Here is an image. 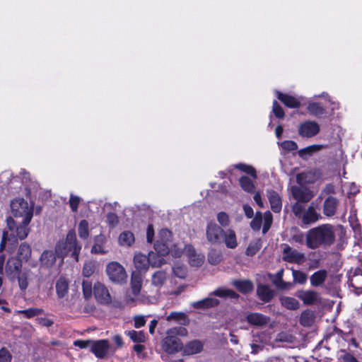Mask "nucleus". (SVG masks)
Wrapping results in <instances>:
<instances>
[{
    "instance_id": "f257e3e1",
    "label": "nucleus",
    "mask_w": 362,
    "mask_h": 362,
    "mask_svg": "<svg viewBox=\"0 0 362 362\" xmlns=\"http://www.w3.org/2000/svg\"><path fill=\"white\" fill-rule=\"evenodd\" d=\"M334 242V228L329 223H324L311 228L306 235V245L310 249L330 247Z\"/></svg>"
},
{
    "instance_id": "f03ea898",
    "label": "nucleus",
    "mask_w": 362,
    "mask_h": 362,
    "mask_svg": "<svg viewBox=\"0 0 362 362\" xmlns=\"http://www.w3.org/2000/svg\"><path fill=\"white\" fill-rule=\"evenodd\" d=\"M206 235L208 240L212 244L224 243L230 249H234L238 246L235 232L230 228L224 230L215 223H208Z\"/></svg>"
},
{
    "instance_id": "7ed1b4c3",
    "label": "nucleus",
    "mask_w": 362,
    "mask_h": 362,
    "mask_svg": "<svg viewBox=\"0 0 362 362\" xmlns=\"http://www.w3.org/2000/svg\"><path fill=\"white\" fill-rule=\"evenodd\" d=\"M165 334L166 336L161 342L163 349L171 354L182 351L183 344L177 337H187V329L184 327H174L168 329Z\"/></svg>"
},
{
    "instance_id": "20e7f679",
    "label": "nucleus",
    "mask_w": 362,
    "mask_h": 362,
    "mask_svg": "<svg viewBox=\"0 0 362 362\" xmlns=\"http://www.w3.org/2000/svg\"><path fill=\"white\" fill-rule=\"evenodd\" d=\"M81 249V247L77 243L75 232L70 230L65 241L59 242L57 245L55 252L60 257H64L70 253L77 261Z\"/></svg>"
},
{
    "instance_id": "39448f33",
    "label": "nucleus",
    "mask_w": 362,
    "mask_h": 362,
    "mask_svg": "<svg viewBox=\"0 0 362 362\" xmlns=\"http://www.w3.org/2000/svg\"><path fill=\"white\" fill-rule=\"evenodd\" d=\"M11 210L16 218H22L25 224H29L33 216V205L21 198L15 199L11 202Z\"/></svg>"
},
{
    "instance_id": "423d86ee",
    "label": "nucleus",
    "mask_w": 362,
    "mask_h": 362,
    "mask_svg": "<svg viewBox=\"0 0 362 362\" xmlns=\"http://www.w3.org/2000/svg\"><path fill=\"white\" fill-rule=\"evenodd\" d=\"M106 274L110 281L117 284L127 282V274L124 267L116 261L109 262L105 268Z\"/></svg>"
},
{
    "instance_id": "0eeeda50",
    "label": "nucleus",
    "mask_w": 362,
    "mask_h": 362,
    "mask_svg": "<svg viewBox=\"0 0 362 362\" xmlns=\"http://www.w3.org/2000/svg\"><path fill=\"white\" fill-rule=\"evenodd\" d=\"M6 221L11 236L20 240H24L28 236L29 233L28 226L29 224H25L24 219H22L21 222H17L13 218L9 217Z\"/></svg>"
},
{
    "instance_id": "6e6552de",
    "label": "nucleus",
    "mask_w": 362,
    "mask_h": 362,
    "mask_svg": "<svg viewBox=\"0 0 362 362\" xmlns=\"http://www.w3.org/2000/svg\"><path fill=\"white\" fill-rule=\"evenodd\" d=\"M154 252H151L148 256L146 257L141 253L136 254L134 258V263L136 268L139 271H146L148 265L151 264L153 267H160V260H154Z\"/></svg>"
},
{
    "instance_id": "1a4fd4ad",
    "label": "nucleus",
    "mask_w": 362,
    "mask_h": 362,
    "mask_svg": "<svg viewBox=\"0 0 362 362\" xmlns=\"http://www.w3.org/2000/svg\"><path fill=\"white\" fill-rule=\"evenodd\" d=\"M171 232L166 229H161L159 232L158 240L155 243V250L162 255L169 254V245L171 240Z\"/></svg>"
},
{
    "instance_id": "9d476101",
    "label": "nucleus",
    "mask_w": 362,
    "mask_h": 362,
    "mask_svg": "<svg viewBox=\"0 0 362 362\" xmlns=\"http://www.w3.org/2000/svg\"><path fill=\"white\" fill-rule=\"evenodd\" d=\"M282 259L284 262L298 264H301L306 260L303 253L292 249L288 245H285L283 249Z\"/></svg>"
},
{
    "instance_id": "9b49d317",
    "label": "nucleus",
    "mask_w": 362,
    "mask_h": 362,
    "mask_svg": "<svg viewBox=\"0 0 362 362\" xmlns=\"http://www.w3.org/2000/svg\"><path fill=\"white\" fill-rule=\"evenodd\" d=\"M320 131V125L315 121L307 120L300 124L298 134L303 138H311Z\"/></svg>"
},
{
    "instance_id": "f8f14e48",
    "label": "nucleus",
    "mask_w": 362,
    "mask_h": 362,
    "mask_svg": "<svg viewBox=\"0 0 362 362\" xmlns=\"http://www.w3.org/2000/svg\"><path fill=\"white\" fill-rule=\"evenodd\" d=\"M21 267V260L14 257H9L5 267V273L8 279L11 281H14L20 274Z\"/></svg>"
},
{
    "instance_id": "ddd939ff",
    "label": "nucleus",
    "mask_w": 362,
    "mask_h": 362,
    "mask_svg": "<svg viewBox=\"0 0 362 362\" xmlns=\"http://www.w3.org/2000/svg\"><path fill=\"white\" fill-rule=\"evenodd\" d=\"M107 238L103 234L95 235L93 238V245L90 252L94 255H106L109 252L110 248L107 245Z\"/></svg>"
},
{
    "instance_id": "4468645a",
    "label": "nucleus",
    "mask_w": 362,
    "mask_h": 362,
    "mask_svg": "<svg viewBox=\"0 0 362 362\" xmlns=\"http://www.w3.org/2000/svg\"><path fill=\"white\" fill-rule=\"evenodd\" d=\"M93 293L97 301L101 304L111 303L112 298L109 291L104 284L97 282L93 286Z\"/></svg>"
},
{
    "instance_id": "2eb2a0df",
    "label": "nucleus",
    "mask_w": 362,
    "mask_h": 362,
    "mask_svg": "<svg viewBox=\"0 0 362 362\" xmlns=\"http://www.w3.org/2000/svg\"><path fill=\"white\" fill-rule=\"evenodd\" d=\"M291 193L293 197L301 203H307L311 200L313 194L308 188H302L298 186H293L291 187Z\"/></svg>"
},
{
    "instance_id": "dca6fc26",
    "label": "nucleus",
    "mask_w": 362,
    "mask_h": 362,
    "mask_svg": "<svg viewBox=\"0 0 362 362\" xmlns=\"http://www.w3.org/2000/svg\"><path fill=\"white\" fill-rule=\"evenodd\" d=\"M256 295L260 300L267 303L273 299L275 291L267 284H259L257 286Z\"/></svg>"
},
{
    "instance_id": "f3484780",
    "label": "nucleus",
    "mask_w": 362,
    "mask_h": 362,
    "mask_svg": "<svg viewBox=\"0 0 362 362\" xmlns=\"http://www.w3.org/2000/svg\"><path fill=\"white\" fill-rule=\"evenodd\" d=\"M339 199L333 196H328L323 203V214L327 217H332L336 214Z\"/></svg>"
},
{
    "instance_id": "a211bd4d",
    "label": "nucleus",
    "mask_w": 362,
    "mask_h": 362,
    "mask_svg": "<svg viewBox=\"0 0 362 362\" xmlns=\"http://www.w3.org/2000/svg\"><path fill=\"white\" fill-rule=\"evenodd\" d=\"M109 350V342L107 340L102 339L92 341L91 351L98 358H104Z\"/></svg>"
},
{
    "instance_id": "6ab92c4d",
    "label": "nucleus",
    "mask_w": 362,
    "mask_h": 362,
    "mask_svg": "<svg viewBox=\"0 0 362 362\" xmlns=\"http://www.w3.org/2000/svg\"><path fill=\"white\" fill-rule=\"evenodd\" d=\"M276 94L278 100L288 108H298L301 105L299 100L293 95L281 93L279 90L276 91Z\"/></svg>"
},
{
    "instance_id": "aec40b11",
    "label": "nucleus",
    "mask_w": 362,
    "mask_h": 362,
    "mask_svg": "<svg viewBox=\"0 0 362 362\" xmlns=\"http://www.w3.org/2000/svg\"><path fill=\"white\" fill-rule=\"evenodd\" d=\"M166 321L170 323H177L181 327L188 325L190 320L187 315L184 312L173 311L165 317Z\"/></svg>"
},
{
    "instance_id": "412c9836",
    "label": "nucleus",
    "mask_w": 362,
    "mask_h": 362,
    "mask_svg": "<svg viewBox=\"0 0 362 362\" xmlns=\"http://www.w3.org/2000/svg\"><path fill=\"white\" fill-rule=\"evenodd\" d=\"M232 285L243 294H248L254 290V284L250 279H235Z\"/></svg>"
},
{
    "instance_id": "4be33fe9",
    "label": "nucleus",
    "mask_w": 362,
    "mask_h": 362,
    "mask_svg": "<svg viewBox=\"0 0 362 362\" xmlns=\"http://www.w3.org/2000/svg\"><path fill=\"white\" fill-rule=\"evenodd\" d=\"M268 199L272 211L279 213L282 209V201L279 193L274 190H271L269 192Z\"/></svg>"
},
{
    "instance_id": "5701e85b",
    "label": "nucleus",
    "mask_w": 362,
    "mask_h": 362,
    "mask_svg": "<svg viewBox=\"0 0 362 362\" xmlns=\"http://www.w3.org/2000/svg\"><path fill=\"white\" fill-rule=\"evenodd\" d=\"M320 217V214L317 213L315 208L310 206L302 216V222L305 225H309L318 221Z\"/></svg>"
},
{
    "instance_id": "b1692460",
    "label": "nucleus",
    "mask_w": 362,
    "mask_h": 362,
    "mask_svg": "<svg viewBox=\"0 0 362 362\" xmlns=\"http://www.w3.org/2000/svg\"><path fill=\"white\" fill-rule=\"evenodd\" d=\"M327 277V272L325 269H320L310 276V284L314 287L320 286L325 283Z\"/></svg>"
},
{
    "instance_id": "393cba45",
    "label": "nucleus",
    "mask_w": 362,
    "mask_h": 362,
    "mask_svg": "<svg viewBox=\"0 0 362 362\" xmlns=\"http://www.w3.org/2000/svg\"><path fill=\"white\" fill-rule=\"evenodd\" d=\"M203 344L199 340H192L183 346L182 350L186 355H192L200 352L202 350Z\"/></svg>"
},
{
    "instance_id": "a878e982",
    "label": "nucleus",
    "mask_w": 362,
    "mask_h": 362,
    "mask_svg": "<svg viewBox=\"0 0 362 362\" xmlns=\"http://www.w3.org/2000/svg\"><path fill=\"white\" fill-rule=\"evenodd\" d=\"M246 320L250 325L255 326H263L267 323V317L259 313L248 314Z\"/></svg>"
},
{
    "instance_id": "bb28decb",
    "label": "nucleus",
    "mask_w": 362,
    "mask_h": 362,
    "mask_svg": "<svg viewBox=\"0 0 362 362\" xmlns=\"http://www.w3.org/2000/svg\"><path fill=\"white\" fill-rule=\"evenodd\" d=\"M297 296L308 305H313L317 301V293L314 291H298Z\"/></svg>"
},
{
    "instance_id": "cd10ccee",
    "label": "nucleus",
    "mask_w": 362,
    "mask_h": 362,
    "mask_svg": "<svg viewBox=\"0 0 362 362\" xmlns=\"http://www.w3.org/2000/svg\"><path fill=\"white\" fill-rule=\"evenodd\" d=\"M185 255L188 257L189 262L192 267H199L202 264V259L196 255L194 249L191 245L185 247Z\"/></svg>"
},
{
    "instance_id": "c85d7f7f",
    "label": "nucleus",
    "mask_w": 362,
    "mask_h": 362,
    "mask_svg": "<svg viewBox=\"0 0 362 362\" xmlns=\"http://www.w3.org/2000/svg\"><path fill=\"white\" fill-rule=\"evenodd\" d=\"M141 286L142 277L141 274L138 272H133L131 278V288L132 290V293L135 297L139 294Z\"/></svg>"
},
{
    "instance_id": "c756f323",
    "label": "nucleus",
    "mask_w": 362,
    "mask_h": 362,
    "mask_svg": "<svg viewBox=\"0 0 362 362\" xmlns=\"http://www.w3.org/2000/svg\"><path fill=\"white\" fill-rule=\"evenodd\" d=\"M69 291V282L64 277H60L56 282V292L58 298H63Z\"/></svg>"
},
{
    "instance_id": "7c9ffc66",
    "label": "nucleus",
    "mask_w": 362,
    "mask_h": 362,
    "mask_svg": "<svg viewBox=\"0 0 362 362\" xmlns=\"http://www.w3.org/2000/svg\"><path fill=\"white\" fill-rule=\"evenodd\" d=\"M32 250L30 246L26 243H23L19 246L18 250L17 256L19 260L21 262L25 261L27 262L31 257Z\"/></svg>"
},
{
    "instance_id": "2f4dec72",
    "label": "nucleus",
    "mask_w": 362,
    "mask_h": 362,
    "mask_svg": "<svg viewBox=\"0 0 362 362\" xmlns=\"http://www.w3.org/2000/svg\"><path fill=\"white\" fill-rule=\"evenodd\" d=\"M308 111L310 115H314L317 117H320L325 114V108L320 103L313 102L310 103L307 107Z\"/></svg>"
},
{
    "instance_id": "473e14b6",
    "label": "nucleus",
    "mask_w": 362,
    "mask_h": 362,
    "mask_svg": "<svg viewBox=\"0 0 362 362\" xmlns=\"http://www.w3.org/2000/svg\"><path fill=\"white\" fill-rule=\"evenodd\" d=\"M239 184L243 190L253 194L255 191V186L252 180L246 175H243L239 179Z\"/></svg>"
},
{
    "instance_id": "72a5a7b5",
    "label": "nucleus",
    "mask_w": 362,
    "mask_h": 362,
    "mask_svg": "<svg viewBox=\"0 0 362 362\" xmlns=\"http://www.w3.org/2000/svg\"><path fill=\"white\" fill-rule=\"evenodd\" d=\"M41 264L47 267H50L56 262V256L53 251L46 250L40 257Z\"/></svg>"
},
{
    "instance_id": "f704fd0d",
    "label": "nucleus",
    "mask_w": 362,
    "mask_h": 362,
    "mask_svg": "<svg viewBox=\"0 0 362 362\" xmlns=\"http://www.w3.org/2000/svg\"><path fill=\"white\" fill-rule=\"evenodd\" d=\"M280 302L282 306L288 309L295 310L299 308V302L294 298L284 296L280 298Z\"/></svg>"
},
{
    "instance_id": "c9c22d12",
    "label": "nucleus",
    "mask_w": 362,
    "mask_h": 362,
    "mask_svg": "<svg viewBox=\"0 0 362 362\" xmlns=\"http://www.w3.org/2000/svg\"><path fill=\"white\" fill-rule=\"evenodd\" d=\"M124 333L134 343H143L146 339V334L143 331L127 330Z\"/></svg>"
},
{
    "instance_id": "e433bc0d",
    "label": "nucleus",
    "mask_w": 362,
    "mask_h": 362,
    "mask_svg": "<svg viewBox=\"0 0 362 362\" xmlns=\"http://www.w3.org/2000/svg\"><path fill=\"white\" fill-rule=\"evenodd\" d=\"M167 279V274L164 271H157L151 278L152 284L156 287H161Z\"/></svg>"
},
{
    "instance_id": "4c0bfd02",
    "label": "nucleus",
    "mask_w": 362,
    "mask_h": 362,
    "mask_svg": "<svg viewBox=\"0 0 362 362\" xmlns=\"http://www.w3.org/2000/svg\"><path fill=\"white\" fill-rule=\"evenodd\" d=\"M134 242V236L130 231H124L119 236V243L122 246H131Z\"/></svg>"
},
{
    "instance_id": "58836bf2",
    "label": "nucleus",
    "mask_w": 362,
    "mask_h": 362,
    "mask_svg": "<svg viewBox=\"0 0 362 362\" xmlns=\"http://www.w3.org/2000/svg\"><path fill=\"white\" fill-rule=\"evenodd\" d=\"M234 168L238 169L242 172L245 173L247 175H250L254 179H257V171L254 167L252 165L240 163L233 165Z\"/></svg>"
},
{
    "instance_id": "ea45409f",
    "label": "nucleus",
    "mask_w": 362,
    "mask_h": 362,
    "mask_svg": "<svg viewBox=\"0 0 362 362\" xmlns=\"http://www.w3.org/2000/svg\"><path fill=\"white\" fill-rule=\"evenodd\" d=\"M293 282L299 284H304L307 281L308 276L302 271L291 269Z\"/></svg>"
},
{
    "instance_id": "a19ab883",
    "label": "nucleus",
    "mask_w": 362,
    "mask_h": 362,
    "mask_svg": "<svg viewBox=\"0 0 362 362\" xmlns=\"http://www.w3.org/2000/svg\"><path fill=\"white\" fill-rule=\"evenodd\" d=\"M78 235L82 239H86L89 236L88 223L86 220H82L78 224Z\"/></svg>"
},
{
    "instance_id": "79ce46f5",
    "label": "nucleus",
    "mask_w": 362,
    "mask_h": 362,
    "mask_svg": "<svg viewBox=\"0 0 362 362\" xmlns=\"http://www.w3.org/2000/svg\"><path fill=\"white\" fill-rule=\"evenodd\" d=\"M186 246L182 243L173 245L170 248L169 247V253L175 257H180L182 254H185V247Z\"/></svg>"
},
{
    "instance_id": "37998d69",
    "label": "nucleus",
    "mask_w": 362,
    "mask_h": 362,
    "mask_svg": "<svg viewBox=\"0 0 362 362\" xmlns=\"http://www.w3.org/2000/svg\"><path fill=\"white\" fill-rule=\"evenodd\" d=\"M272 113L277 119H284L285 117L284 109L276 100L272 103Z\"/></svg>"
},
{
    "instance_id": "c03bdc74",
    "label": "nucleus",
    "mask_w": 362,
    "mask_h": 362,
    "mask_svg": "<svg viewBox=\"0 0 362 362\" xmlns=\"http://www.w3.org/2000/svg\"><path fill=\"white\" fill-rule=\"evenodd\" d=\"M18 313L23 315L27 318H31L41 314L42 313V310L40 308H32L26 310H19Z\"/></svg>"
},
{
    "instance_id": "a18cd8bd",
    "label": "nucleus",
    "mask_w": 362,
    "mask_h": 362,
    "mask_svg": "<svg viewBox=\"0 0 362 362\" xmlns=\"http://www.w3.org/2000/svg\"><path fill=\"white\" fill-rule=\"evenodd\" d=\"M262 223V214L260 211H257L255 218L250 222V227L254 230H259Z\"/></svg>"
},
{
    "instance_id": "49530a36",
    "label": "nucleus",
    "mask_w": 362,
    "mask_h": 362,
    "mask_svg": "<svg viewBox=\"0 0 362 362\" xmlns=\"http://www.w3.org/2000/svg\"><path fill=\"white\" fill-rule=\"evenodd\" d=\"M321 148V146L319 145H311L307 146L305 148H301L298 151V155L301 158H304V156L307 154L311 155L313 152L317 151Z\"/></svg>"
},
{
    "instance_id": "de8ad7c7",
    "label": "nucleus",
    "mask_w": 362,
    "mask_h": 362,
    "mask_svg": "<svg viewBox=\"0 0 362 362\" xmlns=\"http://www.w3.org/2000/svg\"><path fill=\"white\" fill-rule=\"evenodd\" d=\"M95 269V264L93 262H87L84 264L83 268V275L86 277L90 276Z\"/></svg>"
},
{
    "instance_id": "09e8293b",
    "label": "nucleus",
    "mask_w": 362,
    "mask_h": 362,
    "mask_svg": "<svg viewBox=\"0 0 362 362\" xmlns=\"http://www.w3.org/2000/svg\"><path fill=\"white\" fill-rule=\"evenodd\" d=\"M281 147L287 152L294 151L298 149L296 142L291 140H286L281 143Z\"/></svg>"
},
{
    "instance_id": "8fccbe9b",
    "label": "nucleus",
    "mask_w": 362,
    "mask_h": 362,
    "mask_svg": "<svg viewBox=\"0 0 362 362\" xmlns=\"http://www.w3.org/2000/svg\"><path fill=\"white\" fill-rule=\"evenodd\" d=\"M18 285L21 291H25L28 286V275L26 273L19 274L17 277Z\"/></svg>"
},
{
    "instance_id": "3c124183",
    "label": "nucleus",
    "mask_w": 362,
    "mask_h": 362,
    "mask_svg": "<svg viewBox=\"0 0 362 362\" xmlns=\"http://www.w3.org/2000/svg\"><path fill=\"white\" fill-rule=\"evenodd\" d=\"M221 260V255L215 250L210 251L208 253V261L210 264L216 265Z\"/></svg>"
},
{
    "instance_id": "603ef678",
    "label": "nucleus",
    "mask_w": 362,
    "mask_h": 362,
    "mask_svg": "<svg viewBox=\"0 0 362 362\" xmlns=\"http://www.w3.org/2000/svg\"><path fill=\"white\" fill-rule=\"evenodd\" d=\"M217 221L222 227H227L230 223L228 215L223 211L219 212L217 214Z\"/></svg>"
},
{
    "instance_id": "864d4df0",
    "label": "nucleus",
    "mask_w": 362,
    "mask_h": 362,
    "mask_svg": "<svg viewBox=\"0 0 362 362\" xmlns=\"http://www.w3.org/2000/svg\"><path fill=\"white\" fill-rule=\"evenodd\" d=\"M272 223V215L268 211L265 213L264 218V225L262 228V233H266L269 229L270 228Z\"/></svg>"
},
{
    "instance_id": "5fc2aeb1",
    "label": "nucleus",
    "mask_w": 362,
    "mask_h": 362,
    "mask_svg": "<svg viewBox=\"0 0 362 362\" xmlns=\"http://www.w3.org/2000/svg\"><path fill=\"white\" fill-rule=\"evenodd\" d=\"M83 293L86 298H89L92 296V284L88 281H83L82 283Z\"/></svg>"
},
{
    "instance_id": "6e6d98bb",
    "label": "nucleus",
    "mask_w": 362,
    "mask_h": 362,
    "mask_svg": "<svg viewBox=\"0 0 362 362\" xmlns=\"http://www.w3.org/2000/svg\"><path fill=\"white\" fill-rule=\"evenodd\" d=\"M173 273L179 278H185L187 274V269L185 266H175Z\"/></svg>"
},
{
    "instance_id": "4d7b16f0",
    "label": "nucleus",
    "mask_w": 362,
    "mask_h": 362,
    "mask_svg": "<svg viewBox=\"0 0 362 362\" xmlns=\"http://www.w3.org/2000/svg\"><path fill=\"white\" fill-rule=\"evenodd\" d=\"M81 202L80 197L74 195H71L69 199V205L71 209V210L74 212L77 211L78 206L79 205V203Z\"/></svg>"
},
{
    "instance_id": "13d9d810",
    "label": "nucleus",
    "mask_w": 362,
    "mask_h": 362,
    "mask_svg": "<svg viewBox=\"0 0 362 362\" xmlns=\"http://www.w3.org/2000/svg\"><path fill=\"white\" fill-rule=\"evenodd\" d=\"M146 322V317L144 315H136L134 317V326L136 329L144 326Z\"/></svg>"
},
{
    "instance_id": "bf43d9fd",
    "label": "nucleus",
    "mask_w": 362,
    "mask_h": 362,
    "mask_svg": "<svg viewBox=\"0 0 362 362\" xmlns=\"http://www.w3.org/2000/svg\"><path fill=\"white\" fill-rule=\"evenodd\" d=\"M304 211V206L301 202L298 201L292 205V211L296 216L298 217Z\"/></svg>"
},
{
    "instance_id": "052dcab7",
    "label": "nucleus",
    "mask_w": 362,
    "mask_h": 362,
    "mask_svg": "<svg viewBox=\"0 0 362 362\" xmlns=\"http://www.w3.org/2000/svg\"><path fill=\"white\" fill-rule=\"evenodd\" d=\"M11 355L9 351L5 349L2 348L0 349V362H11Z\"/></svg>"
},
{
    "instance_id": "680f3d73",
    "label": "nucleus",
    "mask_w": 362,
    "mask_h": 362,
    "mask_svg": "<svg viewBox=\"0 0 362 362\" xmlns=\"http://www.w3.org/2000/svg\"><path fill=\"white\" fill-rule=\"evenodd\" d=\"M118 217L114 213H109L107 215V222L111 227H115L118 223Z\"/></svg>"
},
{
    "instance_id": "e2e57ef3",
    "label": "nucleus",
    "mask_w": 362,
    "mask_h": 362,
    "mask_svg": "<svg viewBox=\"0 0 362 362\" xmlns=\"http://www.w3.org/2000/svg\"><path fill=\"white\" fill-rule=\"evenodd\" d=\"M361 272V269L359 268H357L354 272V276L349 279V283H350V285L354 287V288H356V289H358V288H361L362 286H357L356 284V278L359 275V273Z\"/></svg>"
},
{
    "instance_id": "0e129e2a",
    "label": "nucleus",
    "mask_w": 362,
    "mask_h": 362,
    "mask_svg": "<svg viewBox=\"0 0 362 362\" xmlns=\"http://www.w3.org/2000/svg\"><path fill=\"white\" fill-rule=\"evenodd\" d=\"M218 303L219 301L216 298H205V308L214 307L216 305H218Z\"/></svg>"
},
{
    "instance_id": "69168bd1",
    "label": "nucleus",
    "mask_w": 362,
    "mask_h": 362,
    "mask_svg": "<svg viewBox=\"0 0 362 362\" xmlns=\"http://www.w3.org/2000/svg\"><path fill=\"white\" fill-rule=\"evenodd\" d=\"M90 344H92V341L90 340H76L74 342V346L81 349H85L88 347Z\"/></svg>"
},
{
    "instance_id": "338daca9",
    "label": "nucleus",
    "mask_w": 362,
    "mask_h": 362,
    "mask_svg": "<svg viewBox=\"0 0 362 362\" xmlns=\"http://www.w3.org/2000/svg\"><path fill=\"white\" fill-rule=\"evenodd\" d=\"M243 211L245 213V215L248 218H251L254 216V211L253 209L248 204H244L243 205Z\"/></svg>"
},
{
    "instance_id": "774afa93",
    "label": "nucleus",
    "mask_w": 362,
    "mask_h": 362,
    "mask_svg": "<svg viewBox=\"0 0 362 362\" xmlns=\"http://www.w3.org/2000/svg\"><path fill=\"white\" fill-rule=\"evenodd\" d=\"M323 192H325L326 194H328L329 196H332L331 194L335 193L334 185L332 183L327 184L323 189Z\"/></svg>"
}]
</instances>
